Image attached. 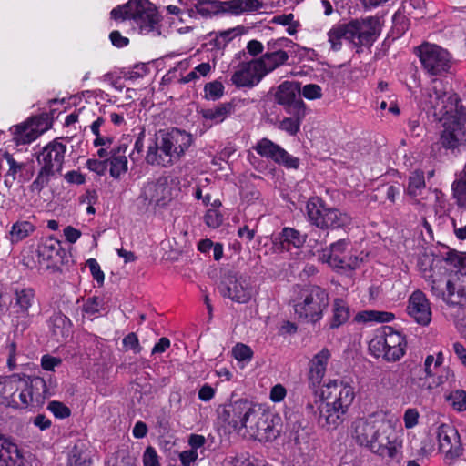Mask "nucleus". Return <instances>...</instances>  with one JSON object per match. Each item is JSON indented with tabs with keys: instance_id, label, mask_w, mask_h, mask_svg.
<instances>
[{
	"instance_id": "1",
	"label": "nucleus",
	"mask_w": 466,
	"mask_h": 466,
	"mask_svg": "<svg viewBox=\"0 0 466 466\" xmlns=\"http://www.w3.org/2000/svg\"><path fill=\"white\" fill-rule=\"evenodd\" d=\"M192 143V135L184 129L161 128L149 139L145 161L152 167H172L185 156Z\"/></svg>"
},
{
	"instance_id": "2",
	"label": "nucleus",
	"mask_w": 466,
	"mask_h": 466,
	"mask_svg": "<svg viewBox=\"0 0 466 466\" xmlns=\"http://www.w3.org/2000/svg\"><path fill=\"white\" fill-rule=\"evenodd\" d=\"M321 397L316 412L317 423L327 431L335 430L345 420L355 399L354 388L343 380H332L324 384Z\"/></svg>"
},
{
	"instance_id": "3",
	"label": "nucleus",
	"mask_w": 466,
	"mask_h": 466,
	"mask_svg": "<svg viewBox=\"0 0 466 466\" xmlns=\"http://www.w3.org/2000/svg\"><path fill=\"white\" fill-rule=\"evenodd\" d=\"M352 436L358 445L390 460L396 458L400 447L389 424L375 415L356 420Z\"/></svg>"
},
{
	"instance_id": "4",
	"label": "nucleus",
	"mask_w": 466,
	"mask_h": 466,
	"mask_svg": "<svg viewBox=\"0 0 466 466\" xmlns=\"http://www.w3.org/2000/svg\"><path fill=\"white\" fill-rule=\"evenodd\" d=\"M446 102L444 111H440L442 128L436 145L446 154L457 156L466 146L465 107L456 93L450 94Z\"/></svg>"
},
{
	"instance_id": "5",
	"label": "nucleus",
	"mask_w": 466,
	"mask_h": 466,
	"mask_svg": "<svg viewBox=\"0 0 466 466\" xmlns=\"http://www.w3.org/2000/svg\"><path fill=\"white\" fill-rule=\"evenodd\" d=\"M305 215L309 225L320 230H343L352 228L353 218L340 208L330 207L319 196L310 197L305 205Z\"/></svg>"
},
{
	"instance_id": "6",
	"label": "nucleus",
	"mask_w": 466,
	"mask_h": 466,
	"mask_svg": "<svg viewBox=\"0 0 466 466\" xmlns=\"http://www.w3.org/2000/svg\"><path fill=\"white\" fill-rule=\"evenodd\" d=\"M62 138L56 137L48 142L35 156L40 167L35 179L29 186L33 193L39 194L56 174H60L67 151Z\"/></svg>"
},
{
	"instance_id": "7",
	"label": "nucleus",
	"mask_w": 466,
	"mask_h": 466,
	"mask_svg": "<svg viewBox=\"0 0 466 466\" xmlns=\"http://www.w3.org/2000/svg\"><path fill=\"white\" fill-rule=\"evenodd\" d=\"M329 303L327 290L318 285L301 289L294 301V313L299 322L315 325L324 317Z\"/></svg>"
},
{
	"instance_id": "8",
	"label": "nucleus",
	"mask_w": 466,
	"mask_h": 466,
	"mask_svg": "<svg viewBox=\"0 0 466 466\" xmlns=\"http://www.w3.org/2000/svg\"><path fill=\"white\" fill-rule=\"evenodd\" d=\"M406 336L390 326H382L376 330L369 342V351L374 358H382L387 362L399 361L406 353Z\"/></svg>"
},
{
	"instance_id": "9",
	"label": "nucleus",
	"mask_w": 466,
	"mask_h": 466,
	"mask_svg": "<svg viewBox=\"0 0 466 466\" xmlns=\"http://www.w3.org/2000/svg\"><path fill=\"white\" fill-rule=\"evenodd\" d=\"M413 54L419 58L421 69L429 76H446L452 73L453 56L439 45L425 41L413 48Z\"/></svg>"
},
{
	"instance_id": "10",
	"label": "nucleus",
	"mask_w": 466,
	"mask_h": 466,
	"mask_svg": "<svg viewBox=\"0 0 466 466\" xmlns=\"http://www.w3.org/2000/svg\"><path fill=\"white\" fill-rule=\"evenodd\" d=\"M11 314L13 321L23 330L32 323L35 316L34 310L38 306V299L35 289L25 284H16L11 288Z\"/></svg>"
},
{
	"instance_id": "11",
	"label": "nucleus",
	"mask_w": 466,
	"mask_h": 466,
	"mask_svg": "<svg viewBox=\"0 0 466 466\" xmlns=\"http://www.w3.org/2000/svg\"><path fill=\"white\" fill-rule=\"evenodd\" d=\"M22 380V390L17 396L20 400V409L41 407L46 400L56 392V382L53 381L51 376L48 379V383L44 378L38 376L24 375Z\"/></svg>"
},
{
	"instance_id": "12",
	"label": "nucleus",
	"mask_w": 466,
	"mask_h": 466,
	"mask_svg": "<svg viewBox=\"0 0 466 466\" xmlns=\"http://www.w3.org/2000/svg\"><path fill=\"white\" fill-rule=\"evenodd\" d=\"M349 42L355 47H371L380 37L382 31V23L378 15H370L354 18L345 23Z\"/></svg>"
},
{
	"instance_id": "13",
	"label": "nucleus",
	"mask_w": 466,
	"mask_h": 466,
	"mask_svg": "<svg viewBox=\"0 0 466 466\" xmlns=\"http://www.w3.org/2000/svg\"><path fill=\"white\" fill-rule=\"evenodd\" d=\"M257 405L247 400L238 399L229 403L219 405L217 412L218 419L228 427L240 432L247 430L251 420L256 416Z\"/></svg>"
},
{
	"instance_id": "14",
	"label": "nucleus",
	"mask_w": 466,
	"mask_h": 466,
	"mask_svg": "<svg viewBox=\"0 0 466 466\" xmlns=\"http://www.w3.org/2000/svg\"><path fill=\"white\" fill-rule=\"evenodd\" d=\"M419 268L434 298L444 289L451 274L455 272L446 267V262L441 256H424L419 261Z\"/></svg>"
},
{
	"instance_id": "15",
	"label": "nucleus",
	"mask_w": 466,
	"mask_h": 466,
	"mask_svg": "<svg viewBox=\"0 0 466 466\" xmlns=\"http://www.w3.org/2000/svg\"><path fill=\"white\" fill-rule=\"evenodd\" d=\"M281 430V418L279 414L256 409V416L246 431L260 442H271L279 436Z\"/></svg>"
},
{
	"instance_id": "16",
	"label": "nucleus",
	"mask_w": 466,
	"mask_h": 466,
	"mask_svg": "<svg viewBox=\"0 0 466 466\" xmlns=\"http://www.w3.org/2000/svg\"><path fill=\"white\" fill-rule=\"evenodd\" d=\"M218 289L224 298L240 304L248 303L253 296V287L249 278L232 271L222 277Z\"/></svg>"
},
{
	"instance_id": "17",
	"label": "nucleus",
	"mask_w": 466,
	"mask_h": 466,
	"mask_svg": "<svg viewBox=\"0 0 466 466\" xmlns=\"http://www.w3.org/2000/svg\"><path fill=\"white\" fill-rule=\"evenodd\" d=\"M441 300L449 308L466 309V272L459 269L451 274L444 289L435 298Z\"/></svg>"
},
{
	"instance_id": "18",
	"label": "nucleus",
	"mask_w": 466,
	"mask_h": 466,
	"mask_svg": "<svg viewBox=\"0 0 466 466\" xmlns=\"http://www.w3.org/2000/svg\"><path fill=\"white\" fill-rule=\"evenodd\" d=\"M48 129L47 118L43 115L32 116L24 122L10 127L13 141L16 146L28 145Z\"/></svg>"
},
{
	"instance_id": "19",
	"label": "nucleus",
	"mask_w": 466,
	"mask_h": 466,
	"mask_svg": "<svg viewBox=\"0 0 466 466\" xmlns=\"http://www.w3.org/2000/svg\"><path fill=\"white\" fill-rule=\"evenodd\" d=\"M439 451L444 454L447 464H452L464 451L461 436L457 429L447 423L441 424L437 429Z\"/></svg>"
},
{
	"instance_id": "20",
	"label": "nucleus",
	"mask_w": 466,
	"mask_h": 466,
	"mask_svg": "<svg viewBox=\"0 0 466 466\" xmlns=\"http://www.w3.org/2000/svg\"><path fill=\"white\" fill-rule=\"evenodd\" d=\"M131 20L139 28L141 34L147 35L151 32L160 34V15L157 7L148 0H135Z\"/></svg>"
},
{
	"instance_id": "21",
	"label": "nucleus",
	"mask_w": 466,
	"mask_h": 466,
	"mask_svg": "<svg viewBox=\"0 0 466 466\" xmlns=\"http://www.w3.org/2000/svg\"><path fill=\"white\" fill-rule=\"evenodd\" d=\"M254 149L260 157L270 159L287 169H298L299 167L300 160L299 157L290 155L286 149L267 137L258 140Z\"/></svg>"
},
{
	"instance_id": "22",
	"label": "nucleus",
	"mask_w": 466,
	"mask_h": 466,
	"mask_svg": "<svg viewBox=\"0 0 466 466\" xmlns=\"http://www.w3.org/2000/svg\"><path fill=\"white\" fill-rule=\"evenodd\" d=\"M274 101L284 110L306 109L300 97V83L286 80L279 84L274 93Z\"/></svg>"
},
{
	"instance_id": "23",
	"label": "nucleus",
	"mask_w": 466,
	"mask_h": 466,
	"mask_svg": "<svg viewBox=\"0 0 466 466\" xmlns=\"http://www.w3.org/2000/svg\"><path fill=\"white\" fill-rule=\"evenodd\" d=\"M173 182L174 180L169 177L161 176L156 180L147 182L143 195L149 204L165 207L173 199Z\"/></svg>"
},
{
	"instance_id": "24",
	"label": "nucleus",
	"mask_w": 466,
	"mask_h": 466,
	"mask_svg": "<svg viewBox=\"0 0 466 466\" xmlns=\"http://www.w3.org/2000/svg\"><path fill=\"white\" fill-rule=\"evenodd\" d=\"M407 313L420 326H428L431 321L432 311L431 302L420 289L414 290L407 305Z\"/></svg>"
},
{
	"instance_id": "25",
	"label": "nucleus",
	"mask_w": 466,
	"mask_h": 466,
	"mask_svg": "<svg viewBox=\"0 0 466 466\" xmlns=\"http://www.w3.org/2000/svg\"><path fill=\"white\" fill-rule=\"evenodd\" d=\"M261 64L255 58L249 62H242L231 76V82L237 87H253L264 77Z\"/></svg>"
},
{
	"instance_id": "26",
	"label": "nucleus",
	"mask_w": 466,
	"mask_h": 466,
	"mask_svg": "<svg viewBox=\"0 0 466 466\" xmlns=\"http://www.w3.org/2000/svg\"><path fill=\"white\" fill-rule=\"evenodd\" d=\"M308 238L306 233H302L295 228L284 227L279 233H278L273 240L274 248L280 252L290 251L293 248H301Z\"/></svg>"
},
{
	"instance_id": "27",
	"label": "nucleus",
	"mask_w": 466,
	"mask_h": 466,
	"mask_svg": "<svg viewBox=\"0 0 466 466\" xmlns=\"http://www.w3.org/2000/svg\"><path fill=\"white\" fill-rule=\"evenodd\" d=\"M330 358V351L327 348H323L309 360L308 382L310 388L316 389L321 384Z\"/></svg>"
},
{
	"instance_id": "28",
	"label": "nucleus",
	"mask_w": 466,
	"mask_h": 466,
	"mask_svg": "<svg viewBox=\"0 0 466 466\" xmlns=\"http://www.w3.org/2000/svg\"><path fill=\"white\" fill-rule=\"evenodd\" d=\"M23 380L18 374H13L7 377H0V401L12 408L20 409V400L16 398V393L21 392Z\"/></svg>"
},
{
	"instance_id": "29",
	"label": "nucleus",
	"mask_w": 466,
	"mask_h": 466,
	"mask_svg": "<svg viewBox=\"0 0 466 466\" xmlns=\"http://www.w3.org/2000/svg\"><path fill=\"white\" fill-rule=\"evenodd\" d=\"M37 256L40 260L49 262L47 268H54L65 263L66 250L59 240L51 238L38 246Z\"/></svg>"
},
{
	"instance_id": "30",
	"label": "nucleus",
	"mask_w": 466,
	"mask_h": 466,
	"mask_svg": "<svg viewBox=\"0 0 466 466\" xmlns=\"http://www.w3.org/2000/svg\"><path fill=\"white\" fill-rule=\"evenodd\" d=\"M434 356L428 355L424 361V377L411 378V387H415L420 390V393L424 390H431L434 388L439 387L444 383L442 376H435L434 372Z\"/></svg>"
},
{
	"instance_id": "31",
	"label": "nucleus",
	"mask_w": 466,
	"mask_h": 466,
	"mask_svg": "<svg viewBox=\"0 0 466 466\" xmlns=\"http://www.w3.org/2000/svg\"><path fill=\"white\" fill-rule=\"evenodd\" d=\"M351 311L348 302L341 299L336 298L332 301L331 314L327 319L324 329L335 330L345 325L350 319Z\"/></svg>"
},
{
	"instance_id": "32",
	"label": "nucleus",
	"mask_w": 466,
	"mask_h": 466,
	"mask_svg": "<svg viewBox=\"0 0 466 466\" xmlns=\"http://www.w3.org/2000/svg\"><path fill=\"white\" fill-rule=\"evenodd\" d=\"M237 103L235 100L219 103L213 108L200 110V115L205 120L211 121L212 125H218L225 121L229 116L236 112Z\"/></svg>"
},
{
	"instance_id": "33",
	"label": "nucleus",
	"mask_w": 466,
	"mask_h": 466,
	"mask_svg": "<svg viewBox=\"0 0 466 466\" xmlns=\"http://www.w3.org/2000/svg\"><path fill=\"white\" fill-rule=\"evenodd\" d=\"M23 456L16 444L0 435V466H22Z\"/></svg>"
},
{
	"instance_id": "34",
	"label": "nucleus",
	"mask_w": 466,
	"mask_h": 466,
	"mask_svg": "<svg viewBox=\"0 0 466 466\" xmlns=\"http://www.w3.org/2000/svg\"><path fill=\"white\" fill-rule=\"evenodd\" d=\"M289 57L288 52H266L259 58H255V60L260 62V70L265 76L278 67L287 64Z\"/></svg>"
},
{
	"instance_id": "35",
	"label": "nucleus",
	"mask_w": 466,
	"mask_h": 466,
	"mask_svg": "<svg viewBox=\"0 0 466 466\" xmlns=\"http://www.w3.org/2000/svg\"><path fill=\"white\" fill-rule=\"evenodd\" d=\"M290 116H285L279 123V129L289 136H296L300 131V126L306 116V109L285 110Z\"/></svg>"
},
{
	"instance_id": "36",
	"label": "nucleus",
	"mask_w": 466,
	"mask_h": 466,
	"mask_svg": "<svg viewBox=\"0 0 466 466\" xmlns=\"http://www.w3.org/2000/svg\"><path fill=\"white\" fill-rule=\"evenodd\" d=\"M35 230V226L27 220H17L15 222L8 231V239L11 244H17L27 237H29Z\"/></svg>"
},
{
	"instance_id": "37",
	"label": "nucleus",
	"mask_w": 466,
	"mask_h": 466,
	"mask_svg": "<svg viewBox=\"0 0 466 466\" xmlns=\"http://www.w3.org/2000/svg\"><path fill=\"white\" fill-rule=\"evenodd\" d=\"M68 466H92L86 448L83 443H76L68 454Z\"/></svg>"
},
{
	"instance_id": "38",
	"label": "nucleus",
	"mask_w": 466,
	"mask_h": 466,
	"mask_svg": "<svg viewBox=\"0 0 466 466\" xmlns=\"http://www.w3.org/2000/svg\"><path fill=\"white\" fill-rule=\"evenodd\" d=\"M426 189L424 172L416 169L409 177L407 192L412 198L421 197L422 191Z\"/></svg>"
},
{
	"instance_id": "39",
	"label": "nucleus",
	"mask_w": 466,
	"mask_h": 466,
	"mask_svg": "<svg viewBox=\"0 0 466 466\" xmlns=\"http://www.w3.org/2000/svg\"><path fill=\"white\" fill-rule=\"evenodd\" d=\"M104 309V299L98 296L88 297L82 306L83 316H86L91 319L98 317L101 311Z\"/></svg>"
},
{
	"instance_id": "40",
	"label": "nucleus",
	"mask_w": 466,
	"mask_h": 466,
	"mask_svg": "<svg viewBox=\"0 0 466 466\" xmlns=\"http://www.w3.org/2000/svg\"><path fill=\"white\" fill-rule=\"evenodd\" d=\"M342 38L349 41V35L345 23L333 25L328 32V39L333 51H339L341 49Z\"/></svg>"
},
{
	"instance_id": "41",
	"label": "nucleus",
	"mask_w": 466,
	"mask_h": 466,
	"mask_svg": "<svg viewBox=\"0 0 466 466\" xmlns=\"http://www.w3.org/2000/svg\"><path fill=\"white\" fill-rule=\"evenodd\" d=\"M239 34L238 27L215 33V37L209 41V45L212 46V49H224Z\"/></svg>"
},
{
	"instance_id": "42",
	"label": "nucleus",
	"mask_w": 466,
	"mask_h": 466,
	"mask_svg": "<svg viewBox=\"0 0 466 466\" xmlns=\"http://www.w3.org/2000/svg\"><path fill=\"white\" fill-rule=\"evenodd\" d=\"M3 157L6 160L9 168L5 174V185L11 187L12 182L16 178V175L22 172L26 167V163L17 162L12 154L5 151L3 153Z\"/></svg>"
},
{
	"instance_id": "43",
	"label": "nucleus",
	"mask_w": 466,
	"mask_h": 466,
	"mask_svg": "<svg viewBox=\"0 0 466 466\" xmlns=\"http://www.w3.org/2000/svg\"><path fill=\"white\" fill-rule=\"evenodd\" d=\"M127 157L107 158V167H109V174L115 179H119L122 175L127 172Z\"/></svg>"
},
{
	"instance_id": "44",
	"label": "nucleus",
	"mask_w": 466,
	"mask_h": 466,
	"mask_svg": "<svg viewBox=\"0 0 466 466\" xmlns=\"http://www.w3.org/2000/svg\"><path fill=\"white\" fill-rule=\"evenodd\" d=\"M197 12L203 18H210L218 15V0H197Z\"/></svg>"
},
{
	"instance_id": "45",
	"label": "nucleus",
	"mask_w": 466,
	"mask_h": 466,
	"mask_svg": "<svg viewBox=\"0 0 466 466\" xmlns=\"http://www.w3.org/2000/svg\"><path fill=\"white\" fill-rule=\"evenodd\" d=\"M135 0H129L124 5H117L110 12V16L116 21L131 20V14L133 13Z\"/></svg>"
},
{
	"instance_id": "46",
	"label": "nucleus",
	"mask_w": 466,
	"mask_h": 466,
	"mask_svg": "<svg viewBox=\"0 0 466 466\" xmlns=\"http://www.w3.org/2000/svg\"><path fill=\"white\" fill-rule=\"evenodd\" d=\"M149 67L146 63H137L132 68H124L121 73L123 77L127 80H136L143 78L149 73Z\"/></svg>"
},
{
	"instance_id": "47",
	"label": "nucleus",
	"mask_w": 466,
	"mask_h": 466,
	"mask_svg": "<svg viewBox=\"0 0 466 466\" xmlns=\"http://www.w3.org/2000/svg\"><path fill=\"white\" fill-rule=\"evenodd\" d=\"M450 405L457 411L466 410V391L463 390H456L451 391L446 397Z\"/></svg>"
},
{
	"instance_id": "48",
	"label": "nucleus",
	"mask_w": 466,
	"mask_h": 466,
	"mask_svg": "<svg viewBox=\"0 0 466 466\" xmlns=\"http://www.w3.org/2000/svg\"><path fill=\"white\" fill-rule=\"evenodd\" d=\"M224 89L223 84L218 80L207 83L204 86L205 98L212 101L218 100L223 96Z\"/></svg>"
},
{
	"instance_id": "49",
	"label": "nucleus",
	"mask_w": 466,
	"mask_h": 466,
	"mask_svg": "<svg viewBox=\"0 0 466 466\" xmlns=\"http://www.w3.org/2000/svg\"><path fill=\"white\" fill-rule=\"evenodd\" d=\"M295 46V43L288 37H279L277 39H271L267 43L266 52H286L285 48H289Z\"/></svg>"
},
{
	"instance_id": "50",
	"label": "nucleus",
	"mask_w": 466,
	"mask_h": 466,
	"mask_svg": "<svg viewBox=\"0 0 466 466\" xmlns=\"http://www.w3.org/2000/svg\"><path fill=\"white\" fill-rule=\"evenodd\" d=\"M232 354L238 361H249L253 358L252 349L243 343H237L232 349Z\"/></svg>"
},
{
	"instance_id": "51",
	"label": "nucleus",
	"mask_w": 466,
	"mask_h": 466,
	"mask_svg": "<svg viewBox=\"0 0 466 466\" xmlns=\"http://www.w3.org/2000/svg\"><path fill=\"white\" fill-rule=\"evenodd\" d=\"M240 0H218V14H230L232 15H238V8H240Z\"/></svg>"
},
{
	"instance_id": "52",
	"label": "nucleus",
	"mask_w": 466,
	"mask_h": 466,
	"mask_svg": "<svg viewBox=\"0 0 466 466\" xmlns=\"http://www.w3.org/2000/svg\"><path fill=\"white\" fill-rule=\"evenodd\" d=\"M47 409L57 419H66L71 415V410L66 405L57 400L50 401Z\"/></svg>"
},
{
	"instance_id": "53",
	"label": "nucleus",
	"mask_w": 466,
	"mask_h": 466,
	"mask_svg": "<svg viewBox=\"0 0 466 466\" xmlns=\"http://www.w3.org/2000/svg\"><path fill=\"white\" fill-rule=\"evenodd\" d=\"M308 100H315L322 97V88L317 84H307L303 87L300 86V96Z\"/></svg>"
},
{
	"instance_id": "54",
	"label": "nucleus",
	"mask_w": 466,
	"mask_h": 466,
	"mask_svg": "<svg viewBox=\"0 0 466 466\" xmlns=\"http://www.w3.org/2000/svg\"><path fill=\"white\" fill-rule=\"evenodd\" d=\"M346 256H342V254L338 252H323L322 259L327 262L330 267L336 269L343 268L344 258Z\"/></svg>"
},
{
	"instance_id": "55",
	"label": "nucleus",
	"mask_w": 466,
	"mask_h": 466,
	"mask_svg": "<svg viewBox=\"0 0 466 466\" xmlns=\"http://www.w3.org/2000/svg\"><path fill=\"white\" fill-rule=\"evenodd\" d=\"M123 348L126 350H132L135 354H138L142 350L137 335L135 332H130L126 335L122 340Z\"/></svg>"
},
{
	"instance_id": "56",
	"label": "nucleus",
	"mask_w": 466,
	"mask_h": 466,
	"mask_svg": "<svg viewBox=\"0 0 466 466\" xmlns=\"http://www.w3.org/2000/svg\"><path fill=\"white\" fill-rule=\"evenodd\" d=\"M421 198L432 201L435 207H439L441 208H444L446 202L445 195L438 188L427 189V195L425 197H421Z\"/></svg>"
},
{
	"instance_id": "57",
	"label": "nucleus",
	"mask_w": 466,
	"mask_h": 466,
	"mask_svg": "<svg viewBox=\"0 0 466 466\" xmlns=\"http://www.w3.org/2000/svg\"><path fill=\"white\" fill-rule=\"evenodd\" d=\"M86 266L88 267L93 279L99 286H102L105 281V274L97 260L96 258H89L86 260Z\"/></svg>"
},
{
	"instance_id": "58",
	"label": "nucleus",
	"mask_w": 466,
	"mask_h": 466,
	"mask_svg": "<svg viewBox=\"0 0 466 466\" xmlns=\"http://www.w3.org/2000/svg\"><path fill=\"white\" fill-rule=\"evenodd\" d=\"M86 167L96 175L104 176L107 171V158L104 160L89 158L86 163Z\"/></svg>"
},
{
	"instance_id": "59",
	"label": "nucleus",
	"mask_w": 466,
	"mask_h": 466,
	"mask_svg": "<svg viewBox=\"0 0 466 466\" xmlns=\"http://www.w3.org/2000/svg\"><path fill=\"white\" fill-rule=\"evenodd\" d=\"M240 2L241 4L240 8H238V15L258 11L264 5L261 0H240Z\"/></svg>"
},
{
	"instance_id": "60",
	"label": "nucleus",
	"mask_w": 466,
	"mask_h": 466,
	"mask_svg": "<svg viewBox=\"0 0 466 466\" xmlns=\"http://www.w3.org/2000/svg\"><path fill=\"white\" fill-rule=\"evenodd\" d=\"M144 466H161L159 457L156 449L152 446H147L143 454Z\"/></svg>"
},
{
	"instance_id": "61",
	"label": "nucleus",
	"mask_w": 466,
	"mask_h": 466,
	"mask_svg": "<svg viewBox=\"0 0 466 466\" xmlns=\"http://www.w3.org/2000/svg\"><path fill=\"white\" fill-rule=\"evenodd\" d=\"M464 253H460L456 250H448L446 252L445 257H441V258L446 262V267H461V262H462Z\"/></svg>"
},
{
	"instance_id": "62",
	"label": "nucleus",
	"mask_w": 466,
	"mask_h": 466,
	"mask_svg": "<svg viewBox=\"0 0 466 466\" xmlns=\"http://www.w3.org/2000/svg\"><path fill=\"white\" fill-rule=\"evenodd\" d=\"M419 411L415 408H409L403 415V421L406 429H412L419 422Z\"/></svg>"
},
{
	"instance_id": "63",
	"label": "nucleus",
	"mask_w": 466,
	"mask_h": 466,
	"mask_svg": "<svg viewBox=\"0 0 466 466\" xmlns=\"http://www.w3.org/2000/svg\"><path fill=\"white\" fill-rule=\"evenodd\" d=\"M205 223L208 227L218 228L222 224V216L214 209H209L204 216Z\"/></svg>"
},
{
	"instance_id": "64",
	"label": "nucleus",
	"mask_w": 466,
	"mask_h": 466,
	"mask_svg": "<svg viewBox=\"0 0 466 466\" xmlns=\"http://www.w3.org/2000/svg\"><path fill=\"white\" fill-rule=\"evenodd\" d=\"M111 44L116 48H123L129 45V38L123 36L118 30H113L109 34Z\"/></svg>"
}]
</instances>
